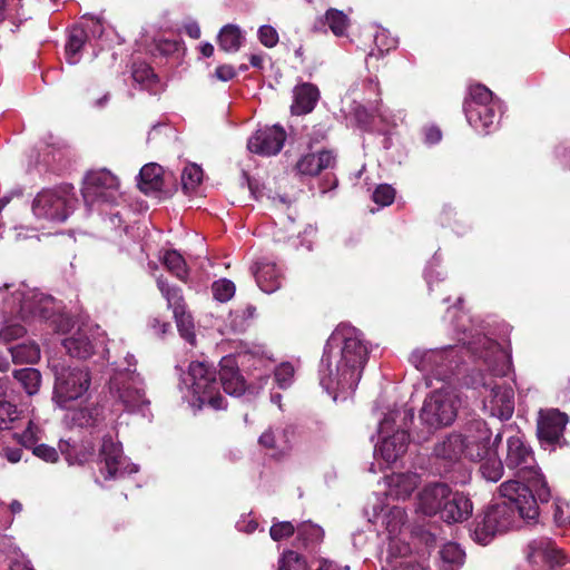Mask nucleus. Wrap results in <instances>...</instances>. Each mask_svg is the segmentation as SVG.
I'll use <instances>...</instances> for the list:
<instances>
[{"label":"nucleus","instance_id":"nucleus-45","mask_svg":"<svg viewBox=\"0 0 570 570\" xmlns=\"http://www.w3.org/2000/svg\"><path fill=\"white\" fill-rule=\"evenodd\" d=\"M277 570H307L306 560L295 551H285L278 560Z\"/></svg>","mask_w":570,"mask_h":570},{"label":"nucleus","instance_id":"nucleus-16","mask_svg":"<svg viewBox=\"0 0 570 570\" xmlns=\"http://www.w3.org/2000/svg\"><path fill=\"white\" fill-rule=\"evenodd\" d=\"M564 556L551 539L541 537L531 540L524 549V561L517 570H553L563 563Z\"/></svg>","mask_w":570,"mask_h":570},{"label":"nucleus","instance_id":"nucleus-2","mask_svg":"<svg viewBox=\"0 0 570 570\" xmlns=\"http://www.w3.org/2000/svg\"><path fill=\"white\" fill-rule=\"evenodd\" d=\"M445 318H451L453 331L462 346L416 348L409 356V362L425 375L428 386L431 385L430 377L445 381L453 375L462 362L463 352H469L478 358L480 353H484L482 338L488 336L479 330L481 325L475 324L466 312L453 306L446 311Z\"/></svg>","mask_w":570,"mask_h":570},{"label":"nucleus","instance_id":"nucleus-13","mask_svg":"<svg viewBox=\"0 0 570 570\" xmlns=\"http://www.w3.org/2000/svg\"><path fill=\"white\" fill-rule=\"evenodd\" d=\"M75 193L71 185L40 190L32 202V213L38 219L62 223L73 210Z\"/></svg>","mask_w":570,"mask_h":570},{"label":"nucleus","instance_id":"nucleus-52","mask_svg":"<svg viewBox=\"0 0 570 570\" xmlns=\"http://www.w3.org/2000/svg\"><path fill=\"white\" fill-rule=\"evenodd\" d=\"M18 419L17 406L10 402L0 401V431L8 430Z\"/></svg>","mask_w":570,"mask_h":570},{"label":"nucleus","instance_id":"nucleus-10","mask_svg":"<svg viewBox=\"0 0 570 570\" xmlns=\"http://www.w3.org/2000/svg\"><path fill=\"white\" fill-rule=\"evenodd\" d=\"M463 110L468 122L484 135L499 127L503 114L502 101L494 98L492 91L480 83L470 87Z\"/></svg>","mask_w":570,"mask_h":570},{"label":"nucleus","instance_id":"nucleus-18","mask_svg":"<svg viewBox=\"0 0 570 570\" xmlns=\"http://www.w3.org/2000/svg\"><path fill=\"white\" fill-rule=\"evenodd\" d=\"M286 137V131L282 126H265L253 134L247 141V148L250 153L259 156H275L284 147Z\"/></svg>","mask_w":570,"mask_h":570},{"label":"nucleus","instance_id":"nucleus-4","mask_svg":"<svg viewBox=\"0 0 570 570\" xmlns=\"http://www.w3.org/2000/svg\"><path fill=\"white\" fill-rule=\"evenodd\" d=\"M500 501L492 502L475 520L471 530L472 539L480 544H488L498 533L513 527L517 517L535 520L539 515L535 493L530 488H522L519 481H505L500 488Z\"/></svg>","mask_w":570,"mask_h":570},{"label":"nucleus","instance_id":"nucleus-40","mask_svg":"<svg viewBox=\"0 0 570 570\" xmlns=\"http://www.w3.org/2000/svg\"><path fill=\"white\" fill-rule=\"evenodd\" d=\"M157 286L166 298L168 306L173 308V313H177V311L179 312L185 307L181 289L179 287L169 285L163 277L157 278Z\"/></svg>","mask_w":570,"mask_h":570},{"label":"nucleus","instance_id":"nucleus-9","mask_svg":"<svg viewBox=\"0 0 570 570\" xmlns=\"http://www.w3.org/2000/svg\"><path fill=\"white\" fill-rule=\"evenodd\" d=\"M406 522V512L394 505L382 517V524L389 533V544L382 560V570H428L411 552L410 546L397 538Z\"/></svg>","mask_w":570,"mask_h":570},{"label":"nucleus","instance_id":"nucleus-50","mask_svg":"<svg viewBox=\"0 0 570 570\" xmlns=\"http://www.w3.org/2000/svg\"><path fill=\"white\" fill-rule=\"evenodd\" d=\"M395 189L389 184L379 185L373 191L372 199L381 207L391 205L395 198Z\"/></svg>","mask_w":570,"mask_h":570},{"label":"nucleus","instance_id":"nucleus-31","mask_svg":"<svg viewBox=\"0 0 570 570\" xmlns=\"http://www.w3.org/2000/svg\"><path fill=\"white\" fill-rule=\"evenodd\" d=\"M243 40L244 37L240 28L233 23L224 26L217 35L219 48L229 53L237 52L243 45Z\"/></svg>","mask_w":570,"mask_h":570},{"label":"nucleus","instance_id":"nucleus-12","mask_svg":"<svg viewBox=\"0 0 570 570\" xmlns=\"http://www.w3.org/2000/svg\"><path fill=\"white\" fill-rule=\"evenodd\" d=\"M55 386L52 401L61 409H70L76 401L85 402L90 397L91 375L86 367L55 366Z\"/></svg>","mask_w":570,"mask_h":570},{"label":"nucleus","instance_id":"nucleus-60","mask_svg":"<svg viewBox=\"0 0 570 570\" xmlns=\"http://www.w3.org/2000/svg\"><path fill=\"white\" fill-rule=\"evenodd\" d=\"M442 138L441 130L435 127H429L424 130V142L428 145H435L438 144Z\"/></svg>","mask_w":570,"mask_h":570},{"label":"nucleus","instance_id":"nucleus-61","mask_svg":"<svg viewBox=\"0 0 570 570\" xmlns=\"http://www.w3.org/2000/svg\"><path fill=\"white\" fill-rule=\"evenodd\" d=\"M258 527V523L253 519H242L236 523V528L240 532L253 533Z\"/></svg>","mask_w":570,"mask_h":570},{"label":"nucleus","instance_id":"nucleus-39","mask_svg":"<svg viewBox=\"0 0 570 570\" xmlns=\"http://www.w3.org/2000/svg\"><path fill=\"white\" fill-rule=\"evenodd\" d=\"M399 40L390 35L386 29H381L374 35V45L375 48L372 49L366 59L370 58H382L384 55L389 53L391 50L397 47Z\"/></svg>","mask_w":570,"mask_h":570},{"label":"nucleus","instance_id":"nucleus-35","mask_svg":"<svg viewBox=\"0 0 570 570\" xmlns=\"http://www.w3.org/2000/svg\"><path fill=\"white\" fill-rule=\"evenodd\" d=\"M71 425L79 428H94L99 426L101 419V411L98 406L81 407L70 412L67 415Z\"/></svg>","mask_w":570,"mask_h":570},{"label":"nucleus","instance_id":"nucleus-23","mask_svg":"<svg viewBox=\"0 0 570 570\" xmlns=\"http://www.w3.org/2000/svg\"><path fill=\"white\" fill-rule=\"evenodd\" d=\"M409 440L405 430H397L392 435L382 436L380 444L375 446V453H379L386 463H393L406 452Z\"/></svg>","mask_w":570,"mask_h":570},{"label":"nucleus","instance_id":"nucleus-6","mask_svg":"<svg viewBox=\"0 0 570 570\" xmlns=\"http://www.w3.org/2000/svg\"><path fill=\"white\" fill-rule=\"evenodd\" d=\"M491 429L483 420L470 421L464 433H450L438 441L433 448V458L444 472L458 463L464 455L469 460H481L489 454Z\"/></svg>","mask_w":570,"mask_h":570},{"label":"nucleus","instance_id":"nucleus-33","mask_svg":"<svg viewBox=\"0 0 570 570\" xmlns=\"http://www.w3.org/2000/svg\"><path fill=\"white\" fill-rule=\"evenodd\" d=\"M87 41V33L80 27H73L68 35L65 47L66 60L69 65H77L80 61L82 47Z\"/></svg>","mask_w":570,"mask_h":570},{"label":"nucleus","instance_id":"nucleus-41","mask_svg":"<svg viewBox=\"0 0 570 570\" xmlns=\"http://www.w3.org/2000/svg\"><path fill=\"white\" fill-rule=\"evenodd\" d=\"M297 540L304 547L320 543L323 540V529L312 522H303L297 527Z\"/></svg>","mask_w":570,"mask_h":570},{"label":"nucleus","instance_id":"nucleus-54","mask_svg":"<svg viewBox=\"0 0 570 570\" xmlns=\"http://www.w3.org/2000/svg\"><path fill=\"white\" fill-rule=\"evenodd\" d=\"M31 451L33 455L48 463H55L59 459L58 451L53 446L47 445L45 443L37 444Z\"/></svg>","mask_w":570,"mask_h":570},{"label":"nucleus","instance_id":"nucleus-58","mask_svg":"<svg viewBox=\"0 0 570 570\" xmlns=\"http://www.w3.org/2000/svg\"><path fill=\"white\" fill-rule=\"evenodd\" d=\"M237 75L235 68L230 65H220L216 68L214 76L220 81H229Z\"/></svg>","mask_w":570,"mask_h":570},{"label":"nucleus","instance_id":"nucleus-42","mask_svg":"<svg viewBox=\"0 0 570 570\" xmlns=\"http://www.w3.org/2000/svg\"><path fill=\"white\" fill-rule=\"evenodd\" d=\"M164 264L177 278L186 281L188 269L184 257L177 250H168L164 256Z\"/></svg>","mask_w":570,"mask_h":570},{"label":"nucleus","instance_id":"nucleus-36","mask_svg":"<svg viewBox=\"0 0 570 570\" xmlns=\"http://www.w3.org/2000/svg\"><path fill=\"white\" fill-rule=\"evenodd\" d=\"M259 444L266 449L277 451L279 454L285 453L289 449V442L285 430L283 429H268L258 440Z\"/></svg>","mask_w":570,"mask_h":570},{"label":"nucleus","instance_id":"nucleus-15","mask_svg":"<svg viewBox=\"0 0 570 570\" xmlns=\"http://www.w3.org/2000/svg\"><path fill=\"white\" fill-rule=\"evenodd\" d=\"M81 193L89 209L101 204L118 205L122 199L118 178L107 169L89 171Z\"/></svg>","mask_w":570,"mask_h":570},{"label":"nucleus","instance_id":"nucleus-53","mask_svg":"<svg viewBox=\"0 0 570 570\" xmlns=\"http://www.w3.org/2000/svg\"><path fill=\"white\" fill-rule=\"evenodd\" d=\"M257 36L261 43L267 48H273L278 42V33L276 29L269 24L259 27Z\"/></svg>","mask_w":570,"mask_h":570},{"label":"nucleus","instance_id":"nucleus-56","mask_svg":"<svg viewBox=\"0 0 570 570\" xmlns=\"http://www.w3.org/2000/svg\"><path fill=\"white\" fill-rule=\"evenodd\" d=\"M37 431V426H35L33 423L29 421L28 426L19 435V443L23 448L32 450L33 446L38 444Z\"/></svg>","mask_w":570,"mask_h":570},{"label":"nucleus","instance_id":"nucleus-22","mask_svg":"<svg viewBox=\"0 0 570 570\" xmlns=\"http://www.w3.org/2000/svg\"><path fill=\"white\" fill-rule=\"evenodd\" d=\"M321 92L316 85L311 82H302L293 89V102L291 111L293 115L301 116L309 114L316 107Z\"/></svg>","mask_w":570,"mask_h":570},{"label":"nucleus","instance_id":"nucleus-20","mask_svg":"<svg viewBox=\"0 0 570 570\" xmlns=\"http://www.w3.org/2000/svg\"><path fill=\"white\" fill-rule=\"evenodd\" d=\"M450 495V487L445 483L426 484L417 495V510L425 515H441L444 501Z\"/></svg>","mask_w":570,"mask_h":570},{"label":"nucleus","instance_id":"nucleus-38","mask_svg":"<svg viewBox=\"0 0 570 570\" xmlns=\"http://www.w3.org/2000/svg\"><path fill=\"white\" fill-rule=\"evenodd\" d=\"M12 361L14 363H36L40 358V348L33 343H21L9 348Z\"/></svg>","mask_w":570,"mask_h":570},{"label":"nucleus","instance_id":"nucleus-27","mask_svg":"<svg viewBox=\"0 0 570 570\" xmlns=\"http://www.w3.org/2000/svg\"><path fill=\"white\" fill-rule=\"evenodd\" d=\"M335 157L331 151L323 150L318 154H307L299 158L296 169L302 175L315 176L323 169L333 167Z\"/></svg>","mask_w":570,"mask_h":570},{"label":"nucleus","instance_id":"nucleus-55","mask_svg":"<svg viewBox=\"0 0 570 570\" xmlns=\"http://www.w3.org/2000/svg\"><path fill=\"white\" fill-rule=\"evenodd\" d=\"M295 531V527L292 522L283 521L278 523H274L271 527L269 534L274 541H279L282 539L291 537Z\"/></svg>","mask_w":570,"mask_h":570},{"label":"nucleus","instance_id":"nucleus-28","mask_svg":"<svg viewBox=\"0 0 570 570\" xmlns=\"http://www.w3.org/2000/svg\"><path fill=\"white\" fill-rule=\"evenodd\" d=\"M163 167L150 163L145 165L138 175L139 189L148 195L161 190L163 188Z\"/></svg>","mask_w":570,"mask_h":570},{"label":"nucleus","instance_id":"nucleus-64","mask_svg":"<svg viewBox=\"0 0 570 570\" xmlns=\"http://www.w3.org/2000/svg\"><path fill=\"white\" fill-rule=\"evenodd\" d=\"M553 519L556 523L559 525H563L567 523V518L563 517L562 507L558 502L554 503Z\"/></svg>","mask_w":570,"mask_h":570},{"label":"nucleus","instance_id":"nucleus-63","mask_svg":"<svg viewBox=\"0 0 570 570\" xmlns=\"http://www.w3.org/2000/svg\"><path fill=\"white\" fill-rule=\"evenodd\" d=\"M150 324H151V327L155 330L156 334H166L170 327L169 323L161 322L158 318H154Z\"/></svg>","mask_w":570,"mask_h":570},{"label":"nucleus","instance_id":"nucleus-29","mask_svg":"<svg viewBox=\"0 0 570 570\" xmlns=\"http://www.w3.org/2000/svg\"><path fill=\"white\" fill-rule=\"evenodd\" d=\"M131 76L141 89L150 94H157L160 89V81L153 68L145 61H135L131 67Z\"/></svg>","mask_w":570,"mask_h":570},{"label":"nucleus","instance_id":"nucleus-37","mask_svg":"<svg viewBox=\"0 0 570 570\" xmlns=\"http://www.w3.org/2000/svg\"><path fill=\"white\" fill-rule=\"evenodd\" d=\"M13 376L28 395L38 393L41 383V374L37 368L24 367L16 370Z\"/></svg>","mask_w":570,"mask_h":570},{"label":"nucleus","instance_id":"nucleus-5","mask_svg":"<svg viewBox=\"0 0 570 570\" xmlns=\"http://www.w3.org/2000/svg\"><path fill=\"white\" fill-rule=\"evenodd\" d=\"M219 381L216 370L206 362H191L187 373L181 376L180 387L185 386L193 395V405L202 409L208 404L214 410L226 407L225 397L219 393L220 387L232 396H240L246 391V384L238 371L234 355L220 360Z\"/></svg>","mask_w":570,"mask_h":570},{"label":"nucleus","instance_id":"nucleus-34","mask_svg":"<svg viewBox=\"0 0 570 570\" xmlns=\"http://www.w3.org/2000/svg\"><path fill=\"white\" fill-rule=\"evenodd\" d=\"M59 450L69 464H83L92 459L95 445L90 441L82 442L81 444H78V452L71 453V443L69 441L60 440Z\"/></svg>","mask_w":570,"mask_h":570},{"label":"nucleus","instance_id":"nucleus-62","mask_svg":"<svg viewBox=\"0 0 570 570\" xmlns=\"http://www.w3.org/2000/svg\"><path fill=\"white\" fill-rule=\"evenodd\" d=\"M397 413L392 412V413L385 415V417L379 424V433L380 434L383 435V434H385V433H387L390 431V429L392 428V423L395 420V415Z\"/></svg>","mask_w":570,"mask_h":570},{"label":"nucleus","instance_id":"nucleus-21","mask_svg":"<svg viewBox=\"0 0 570 570\" xmlns=\"http://www.w3.org/2000/svg\"><path fill=\"white\" fill-rule=\"evenodd\" d=\"M473 504L468 495L461 492H452L444 501L441 510V519L448 523L463 522L472 514Z\"/></svg>","mask_w":570,"mask_h":570},{"label":"nucleus","instance_id":"nucleus-8","mask_svg":"<svg viewBox=\"0 0 570 570\" xmlns=\"http://www.w3.org/2000/svg\"><path fill=\"white\" fill-rule=\"evenodd\" d=\"M126 363L128 367L118 368L111 375L108 383L109 393L122 404L127 412L150 417V400L146 395L145 380L135 368H130L136 365L135 356L128 354Z\"/></svg>","mask_w":570,"mask_h":570},{"label":"nucleus","instance_id":"nucleus-1","mask_svg":"<svg viewBox=\"0 0 570 570\" xmlns=\"http://www.w3.org/2000/svg\"><path fill=\"white\" fill-rule=\"evenodd\" d=\"M368 354V343L356 327L341 324L331 334L318 365V381L334 401L355 392Z\"/></svg>","mask_w":570,"mask_h":570},{"label":"nucleus","instance_id":"nucleus-44","mask_svg":"<svg viewBox=\"0 0 570 570\" xmlns=\"http://www.w3.org/2000/svg\"><path fill=\"white\" fill-rule=\"evenodd\" d=\"M325 19L335 36L341 37L345 33L348 24V18L343 11L328 9L326 11Z\"/></svg>","mask_w":570,"mask_h":570},{"label":"nucleus","instance_id":"nucleus-32","mask_svg":"<svg viewBox=\"0 0 570 570\" xmlns=\"http://www.w3.org/2000/svg\"><path fill=\"white\" fill-rule=\"evenodd\" d=\"M465 560L464 550L455 542L445 543L440 550V569L459 570Z\"/></svg>","mask_w":570,"mask_h":570},{"label":"nucleus","instance_id":"nucleus-30","mask_svg":"<svg viewBox=\"0 0 570 570\" xmlns=\"http://www.w3.org/2000/svg\"><path fill=\"white\" fill-rule=\"evenodd\" d=\"M67 353L72 357L87 358L94 352V345L87 334L82 331L73 333L62 341Z\"/></svg>","mask_w":570,"mask_h":570},{"label":"nucleus","instance_id":"nucleus-14","mask_svg":"<svg viewBox=\"0 0 570 570\" xmlns=\"http://www.w3.org/2000/svg\"><path fill=\"white\" fill-rule=\"evenodd\" d=\"M458 396L448 389H438L423 403L420 420L429 431L452 424L456 417Z\"/></svg>","mask_w":570,"mask_h":570},{"label":"nucleus","instance_id":"nucleus-25","mask_svg":"<svg viewBox=\"0 0 570 570\" xmlns=\"http://www.w3.org/2000/svg\"><path fill=\"white\" fill-rule=\"evenodd\" d=\"M492 439V436L490 438ZM502 441V434L499 432L493 440H490V451L481 462L479 471L482 478L489 482H498L503 475V461L497 456V446Z\"/></svg>","mask_w":570,"mask_h":570},{"label":"nucleus","instance_id":"nucleus-57","mask_svg":"<svg viewBox=\"0 0 570 570\" xmlns=\"http://www.w3.org/2000/svg\"><path fill=\"white\" fill-rule=\"evenodd\" d=\"M0 456L7 459L10 463H17L21 460L22 450L18 445L9 446L0 444Z\"/></svg>","mask_w":570,"mask_h":570},{"label":"nucleus","instance_id":"nucleus-59","mask_svg":"<svg viewBox=\"0 0 570 570\" xmlns=\"http://www.w3.org/2000/svg\"><path fill=\"white\" fill-rule=\"evenodd\" d=\"M23 187L16 186L9 191H7L3 196L0 197V206L4 208L12 199L21 198L23 196Z\"/></svg>","mask_w":570,"mask_h":570},{"label":"nucleus","instance_id":"nucleus-11","mask_svg":"<svg viewBox=\"0 0 570 570\" xmlns=\"http://www.w3.org/2000/svg\"><path fill=\"white\" fill-rule=\"evenodd\" d=\"M59 308L60 305L51 295L27 287L18 288L3 303L4 313L17 314L26 322H55Z\"/></svg>","mask_w":570,"mask_h":570},{"label":"nucleus","instance_id":"nucleus-24","mask_svg":"<svg viewBox=\"0 0 570 570\" xmlns=\"http://www.w3.org/2000/svg\"><path fill=\"white\" fill-rule=\"evenodd\" d=\"M255 278L263 292L272 294L281 287L283 273L276 263L262 259L256 264Z\"/></svg>","mask_w":570,"mask_h":570},{"label":"nucleus","instance_id":"nucleus-49","mask_svg":"<svg viewBox=\"0 0 570 570\" xmlns=\"http://www.w3.org/2000/svg\"><path fill=\"white\" fill-rule=\"evenodd\" d=\"M212 289L215 299L219 302H227L235 294L234 283L225 278L214 282Z\"/></svg>","mask_w":570,"mask_h":570},{"label":"nucleus","instance_id":"nucleus-17","mask_svg":"<svg viewBox=\"0 0 570 570\" xmlns=\"http://www.w3.org/2000/svg\"><path fill=\"white\" fill-rule=\"evenodd\" d=\"M99 471L105 480H116L136 473L138 466L122 455L121 444L111 435H104L99 451Z\"/></svg>","mask_w":570,"mask_h":570},{"label":"nucleus","instance_id":"nucleus-47","mask_svg":"<svg viewBox=\"0 0 570 570\" xmlns=\"http://www.w3.org/2000/svg\"><path fill=\"white\" fill-rule=\"evenodd\" d=\"M26 334V328L23 325L7 320L3 323V326L0 328V341L4 343H10L14 340L22 337Z\"/></svg>","mask_w":570,"mask_h":570},{"label":"nucleus","instance_id":"nucleus-48","mask_svg":"<svg viewBox=\"0 0 570 570\" xmlns=\"http://www.w3.org/2000/svg\"><path fill=\"white\" fill-rule=\"evenodd\" d=\"M294 366L288 363L279 364L274 372L275 382L279 389H287L294 381Z\"/></svg>","mask_w":570,"mask_h":570},{"label":"nucleus","instance_id":"nucleus-43","mask_svg":"<svg viewBox=\"0 0 570 570\" xmlns=\"http://www.w3.org/2000/svg\"><path fill=\"white\" fill-rule=\"evenodd\" d=\"M203 180V169L196 165L190 164L186 166L181 173V187L185 194L196 190Z\"/></svg>","mask_w":570,"mask_h":570},{"label":"nucleus","instance_id":"nucleus-46","mask_svg":"<svg viewBox=\"0 0 570 570\" xmlns=\"http://www.w3.org/2000/svg\"><path fill=\"white\" fill-rule=\"evenodd\" d=\"M174 317L177 323L178 331L180 335L189 343H194L195 334H194V325L190 315L186 314L185 307L181 311H177L174 313Z\"/></svg>","mask_w":570,"mask_h":570},{"label":"nucleus","instance_id":"nucleus-26","mask_svg":"<svg viewBox=\"0 0 570 570\" xmlns=\"http://www.w3.org/2000/svg\"><path fill=\"white\" fill-rule=\"evenodd\" d=\"M387 490L385 494L393 500L409 498L417 487V475L410 473H394L386 476Z\"/></svg>","mask_w":570,"mask_h":570},{"label":"nucleus","instance_id":"nucleus-19","mask_svg":"<svg viewBox=\"0 0 570 570\" xmlns=\"http://www.w3.org/2000/svg\"><path fill=\"white\" fill-rule=\"evenodd\" d=\"M568 422V415L557 409L541 411L538 421V435L542 441L556 444L562 438Z\"/></svg>","mask_w":570,"mask_h":570},{"label":"nucleus","instance_id":"nucleus-7","mask_svg":"<svg viewBox=\"0 0 570 570\" xmlns=\"http://www.w3.org/2000/svg\"><path fill=\"white\" fill-rule=\"evenodd\" d=\"M503 464L514 474L511 481H519L522 488H530V492L535 493L541 503L550 500V488L535 463L531 446L523 436L508 438Z\"/></svg>","mask_w":570,"mask_h":570},{"label":"nucleus","instance_id":"nucleus-51","mask_svg":"<svg viewBox=\"0 0 570 570\" xmlns=\"http://www.w3.org/2000/svg\"><path fill=\"white\" fill-rule=\"evenodd\" d=\"M256 308L248 305L245 309H236L230 314V324L236 331H244L247 326V321L254 317Z\"/></svg>","mask_w":570,"mask_h":570},{"label":"nucleus","instance_id":"nucleus-3","mask_svg":"<svg viewBox=\"0 0 570 570\" xmlns=\"http://www.w3.org/2000/svg\"><path fill=\"white\" fill-rule=\"evenodd\" d=\"M484 353H480L485 370L472 371L465 384L478 390L482 397L485 414L501 421L509 420L514 412V391L507 382L499 379L507 376L511 370V358L501 346L490 337H483Z\"/></svg>","mask_w":570,"mask_h":570}]
</instances>
